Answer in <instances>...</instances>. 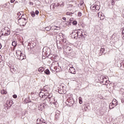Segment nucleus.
I'll list each match as a JSON object with an SVG mask.
<instances>
[{
  "label": "nucleus",
  "instance_id": "nucleus-1",
  "mask_svg": "<svg viewBox=\"0 0 124 124\" xmlns=\"http://www.w3.org/2000/svg\"><path fill=\"white\" fill-rule=\"evenodd\" d=\"M16 57L18 60H19V61H23V60H25V59H26V55L23 54L21 52V51L17 50L16 51Z\"/></svg>",
  "mask_w": 124,
  "mask_h": 124
},
{
  "label": "nucleus",
  "instance_id": "nucleus-2",
  "mask_svg": "<svg viewBox=\"0 0 124 124\" xmlns=\"http://www.w3.org/2000/svg\"><path fill=\"white\" fill-rule=\"evenodd\" d=\"M49 52L50 49L47 46H45L43 49V56L50 57L51 54L49 53Z\"/></svg>",
  "mask_w": 124,
  "mask_h": 124
},
{
  "label": "nucleus",
  "instance_id": "nucleus-3",
  "mask_svg": "<svg viewBox=\"0 0 124 124\" xmlns=\"http://www.w3.org/2000/svg\"><path fill=\"white\" fill-rule=\"evenodd\" d=\"M18 22L19 23L20 26H26V24H27V19L22 16V18L18 19Z\"/></svg>",
  "mask_w": 124,
  "mask_h": 124
},
{
  "label": "nucleus",
  "instance_id": "nucleus-4",
  "mask_svg": "<svg viewBox=\"0 0 124 124\" xmlns=\"http://www.w3.org/2000/svg\"><path fill=\"white\" fill-rule=\"evenodd\" d=\"M91 10L93 12L98 11L100 9V6L96 4L92 5L90 7Z\"/></svg>",
  "mask_w": 124,
  "mask_h": 124
},
{
  "label": "nucleus",
  "instance_id": "nucleus-5",
  "mask_svg": "<svg viewBox=\"0 0 124 124\" xmlns=\"http://www.w3.org/2000/svg\"><path fill=\"white\" fill-rule=\"evenodd\" d=\"M1 31L4 32V36H7L10 34V29L8 27H5Z\"/></svg>",
  "mask_w": 124,
  "mask_h": 124
},
{
  "label": "nucleus",
  "instance_id": "nucleus-6",
  "mask_svg": "<svg viewBox=\"0 0 124 124\" xmlns=\"http://www.w3.org/2000/svg\"><path fill=\"white\" fill-rule=\"evenodd\" d=\"M45 107H47V102H45L39 105L38 106V109L39 111H42Z\"/></svg>",
  "mask_w": 124,
  "mask_h": 124
},
{
  "label": "nucleus",
  "instance_id": "nucleus-7",
  "mask_svg": "<svg viewBox=\"0 0 124 124\" xmlns=\"http://www.w3.org/2000/svg\"><path fill=\"white\" fill-rule=\"evenodd\" d=\"M77 34L78 38H81L82 40L84 41L85 39V35H83V32L81 31H77Z\"/></svg>",
  "mask_w": 124,
  "mask_h": 124
},
{
  "label": "nucleus",
  "instance_id": "nucleus-8",
  "mask_svg": "<svg viewBox=\"0 0 124 124\" xmlns=\"http://www.w3.org/2000/svg\"><path fill=\"white\" fill-rule=\"evenodd\" d=\"M71 35L72 38H74V39H78V38H79L78 34H77V30L73 31Z\"/></svg>",
  "mask_w": 124,
  "mask_h": 124
},
{
  "label": "nucleus",
  "instance_id": "nucleus-9",
  "mask_svg": "<svg viewBox=\"0 0 124 124\" xmlns=\"http://www.w3.org/2000/svg\"><path fill=\"white\" fill-rule=\"evenodd\" d=\"M63 49L64 52L68 53V54L71 53V51H72V48H71V47L66 46L63 47Z\"/></svg>",
  "mask_w": 124,
  "mask_h": 124
},
{
  "label": "nucleus",
  "instance_id": "nucleus-10",
  "mask_svg": "<svg viewBox=\"0 0 124 124\" xmlns=\"http://www.w3.org/2000/svg\"><path fill=\"white\" fill-rule=\"evenodd\" d=\"M98 17L100 19V20H104L105 18V16H104V14L102 13V12H100L98 13Z\"/></svg>",
  "mask_w": 124,
  "mask_h": 124
},
{
  "label": "nucleus",
  "instance_id": "nucleus-11",
  "mask_svg": "<svg viewBox=\"0 0 124 124\" xmlns=\"http://www.w3.org/2000/svg\"><path fill=\"white\" fill-rule=\"evenodd\" d=\"M67 101L68 103H70V102H72L73 101V97H72V95H67Z\"/></svg>",
  "mask_w": 124,
  "mask_h": 124
},
{
  "label": "nucleus",
  "instance_id": "nucleus-12",
  "mask_svg": "<svg viewBox=\"0 0 124 124\" xmlns=\"http://www.w3.org/2000/svg\"><path fill=\"white\" fill-rule=\"evenodd\" d=\"M52 96H53V95L52 94H48L47 95L48 101H49V102H50V104L54 103V102L52 101Z\"/></svg>",
  "mask_w": 124,
  "mask_h": 124
},
{
  "label": "nucleus",
  "instance_id": "nucleus-13",
  "mask_svg": "<svg viewBox=\"0 0 124 124\" xmlns=\"http://www.w3.org/2000/svg\"><path fill=\"white\" fill-rule=\"evenodd\" d=\"M69 72L72 73V74H76V71H75V69L73 67H71L69 69Z\"/></svg>",
  "mask_w": 124,
  "mask_h": 124
},
{
  "label": "nucleus",
  "instance_id": "nucleus-14",
  "mask_svg": "<svg viewBox=\"0 0 124 124\" xmlns=\"http://www.w3.org/2000/svg\"><path fill=\"white\" fill-rule=\"evenodd\" d=\"M5 107L7 108V109H10V107H11L12 105L10 104L9 100L7 101L6 104L5 105Z\"/></svg>",
  "mask_w": 124,
  "mask_h": 124
},
{
  "label": "nucleus",
  "instance_id": "nucleus-15",
  "mask_svg": "<svg viewBox=\"0 0 124 124\" xmlns=\"http://www.w3.org/2000/svg\"><path fill=\"white\" fill-rule=\"evenodd\" d=\"M48 94H49L48 93H44V97H46V98L44 100V101L47 103L48 102Z\"/></svg>",
  "mask_w": 124,
  "mask_h": 124
},
{
  "label": "nucleus",
  "instance_id": "nucleus-16",
  "mask_svg": "<svg viewBox=\"0 0 124 124\" xmlns=\"http://www.w3.org/2000/svg\"><path fill=\"white\" fill-rule=\"evenodd\" d=\"M54 6L55 7H62V6H63V4H60L59 3H54Z\"/></svg>",
  "mask_w": 124,
  "mask_h": 124
},
{
  "label": "nucleus",
  "instance_id": "nucleus-17",
  "mask_svg": "<svg viewBox=\"0 0 124 124\" xmlns=\"http://www.w3.org/2000/svg\"><path fill=\"white\" fill-rule=\"evenodd\" d=\"M44 72L46 75H50V70H49V69H46L45 70Z\"/></svg>",
  "mask_w": 124,
  "mask_h": 124
},
{
  "label": "nucleus",
  "instance_id": "nucleus-18",
  "mask_svg": "<svg viewBox=\"0 0 124 124\" xmlns=\"http://www.w3.org/2000/svg\"><path fill=\"white\" fill-rule=\"evenodd\" d=\"M114 107H115V106H114V104L110 103L109 105V109H110V110H111V109H113V108H114Z\"/></svg>",
  "mask_w": 124,
  "mask_h": 124
},
{
  "label": "nucleus",
  "instance_id": "nucleus-19",
  "mask_svg": "<svg viewBox=\"0 0 124 124\" xmlns=\"http://www.w3.org/2000/svg\"><path fill=\"white\" fill-rule=\"evenodd\" d=\"M57 47L58 49H62V48H63V46H62V45H61L60 44H57Z\"/></svg>",
  "mask_w": 124,
  "mask_h": 124
},
{
  "label": "nucleus",
  "instance_id": "nucleus-20",
  "mask_svg": "<svg viewBox=\"0 0 124 124\" xmlns=\"http://www.w3.org/2000/svg\"><path fill=\"white\" fill-rule=\"evenodd\" d=\"M39 72H43L44 71V68L43 67H41L38 69Z\"/></svg>",
  "mask_w": 124,
  "mask_h": 124
},
{
  "label": "nucleus",
  "instance_id": "nucleus-21",
  "mask_svg": "<svg viewBox=\"0 0 124 124\" xmlns=\"http://www.w3.org/2000/svg\"><path fill=\"white\" fill-rule=\"evenodd\" d=\"M49 57H50V59L51 60H53V59H54L55 60L56 59V57H57V55L56 54H54L53 55L52 54H51V55Z\"/></svg>",
  "mask_w": 124,
  "mask_h": 124
},
{
  "label": "nucleus",
  "instance_id": "nucleus-22",
  "mask_svg": "<svg viewBox=\"0 0 124 124\" xmlns=\"http://www.w3.org/2000/svg\"><path fill=\"white\" fill-rule=\"evenodd\" d=\"M43 120H42V119H40L39 118H38L37 120H36V123L37 124H41V123L43 122Z\"/></svg>",
  "mask_w": 124,
  "mask_h": 124
},
{
  "label": "nucleus",
  "instance_id": "nucleus-23",
  "mask_svg": "<svg viewBox=\"0 0 124 124\" xmlns=\"http://www.w3.org/2000/svg\"><path fill=\"white\" fill-rule=\"evenodd\" d=\"M51 29H52V27L51 26H47L45 28L46 31H49L51 30Z\"/></svg>",
  "mask_w": 124,
  "mask_h": 124
},
{
  "label": "nucleus",
  "instance_id": "nucleus-24",
  "mask_svg": "<svg viewBox=\"0 0 124 124\" xmlns=\"http://www.w3.org/2000/svg\"><path fill=\"white\" fill-rule=\"evenodd\" d=\"M59 118H60V115H58V114H55V121H58Z\"/></svg>",
  "mask_w": 124,
  "mask_h": 124
},
{
  "label": "nucleus",
  "instance_id": "nucleus-25",
  "mask_svg": "<svg viewBox=\"0 0 124 124\" xmlns=\"http://www.w3.org/2000/svg\"><path fill=\"white\" fill-rule=\"evenodd\" d=\"M12 45L14 47H16V46H17V43L15 41H14L12 42Z\"/></svg>",
  "mask_w": 124,
  "mask_h": 124
},
{
  "label": "nucleus",
  "instance_id": "nucleus-26",
  "mask_svg": "<svg viewBox=\"0 0 124 124\" xmlns=\"http://www.w3.org/2000/svg\"><path fill=\"white\" fill-rule=\"evenodd\" d=\"M1 93L2 94H6V93H7V92L5 91V90H3L1 91Z\"/></svg>",
  "mask_w": 124,
  "mask_h": 124
},
{
  "label": "nucleus",
  "instance_id": "nucleus-27",
  "mask_svg": "<svg viewBox=\"0 0 124 124\" xmlns=\"http://www.w3.org/2000/svg\"><path fill=\"white\" fill-rule=\"evenodd\" d=\"M104 51H105V49H104L103 46H102L100 49V51L102 52V54H103V53H104Z\"/></svg>",
  "mask_w": 124,
  "mask_h": 124
},
{
  "label": "nucleus",
  "instance_id": "nucleus-28",
  "mask_svg": "<svg viewBox=\"0 0 124 124\" xmlns=\"http://www.w3.org/2000/svg\"><path fill=\"white\" fill-rule=\"evenodd\" d=\"M44 93H43L42 92L40 93L39 95H40V97H44Z\"/></svg>",
  "mask_w": 124,
  "mask_h": 124
},
{
  "label": "nucleus",
  "instance_id": "nucleus-29",
  "mask_svg": "<svg viewBox=\"0 0 124 124\" xmlns=\"http://www.w3.org/2000/svg\"><path fill=\"white\" fill-rule=\"evenodd\" d=\"M28 100H29V101H28ZM25 102H26V103H29L31 102V101L29 100V98H28V99H26L25 100Z\"/></svg>",
  "mask_w": 124,
  "mask_h": 124
},
{
  "label": "nucleus",
  "instance_id": "nucleus-30",
  "mask_svg": "<svg viewBox=\"0 0 124 124\" xmlns=\"http://www.w3.org/2000/svg\"><path fill=\"white\" fill-rule=\"evenodd\" d=\"M54 70H55V71H56V72H59V71H60V69L58 68L57 66L54 67Z\"/></svg>",
  "mask_w": 124,
  "mask_h": 124
},
{
  "label": "nucleus",
  "instance_id": "nucleus-31",
  "mask_svg": "<svg viewBox=\"0 0 124 124\" xmlns=\"http://www.w3.org/2000/svg\"><path fill=\"white\" fill-rule=\"evenodd\" d=\"M47 89V86H44V89L42 91V92H47L48 89Z\"/></svg>",
  "mask_w": 124,
  "mask_h": 124
},
{
  "label": "nucleus",
  "instance_id": "nucleus-32",
  "mask_svg": "<svg viewBox=\"0 0 124 124\" xmlns=\"http://www.w3.org/2000/svg\"><path fill=\"white\" fill-rule=\"evenodd\" d=\"M78 99H79V104H82V103H83V101H82V97H79Z\"/></svg>",
  "mask_w": 124,
  "mask_h": 124
},
{
  "label": "nucleus",
  "instance_id": "nucleus-33",
  "mask_svg": "<svg viewBox=\"0 0 124 124\" xmlns=\"http://www.w3.org/2000/svg\"><path fill=\"white\" fill-rule=\"evenodd\" d=\"M31 14L32 17H34V16H35V13H34L33 11L31 12Z\"/></svg>",
  "mask_w": 124,
  "mask_h": 124
},
{
  "label": "nucleus",
  "instance_id": "nucleus-34",
  "mask_svg": "<svg viewBox=\"0 0 124 124\" xmlns=\"http://www.w3.org/2000/svg\"><path fill=\"white\" fill-rule=\"evenodd\" d=\"M10 68L11 71L13 70V71H15V68H14V66H11V67H10Z\"/></svg>",
  "mask_w": 124,
  "mask_h": 124
},
{
  "label": "nucleus",
  "instance_id": "nucleus-35",
  "mask_svg": "<svg viewBox=\"0 0 124 124\" xmlns=\"http://www.w3.org/2000/svg\"><path fill=\"white\" fill-rule=\"evenodd\" d=\"M56 115H58L59 116H60V115H61V111L59 110H56Z\"/></svg>",
  "mask_w": 124,
  "mask_h": 124
},
{
  "label": "nucleus",
  "instance_id": "nucleus-36",
  "mask_svg": "<svg viewBox=\"0 0 124 124\" xmlns=\"http://www.w3.org/2000/svg\"><path fill=\"white\" fill-rule=\"evenodd\" d=\"M72 24L74 26H76V25H77V21H76V20H75V21H73Z\"/></svg>",
  "mask_w": 124,
  "mask_h": 124
},
{
  "label": "nucleus",
  "instance_id": "nucleus-37",
  "mask_svg": "<svg viewBox=\"0 0 124 124\" xmlns=\"http://www.w3.org/2000/svg\"><path fill=\"white\" fill-rule=\"evenodd\" d=\"M117 101V100L116 99H114L112 101V103L111 104H114L115 103H116V102Z\"/></svg>",
  "mask_w": 124,
  "mask_h": 124
},
{
  "label": "nucleus",
  "instance_id": "nucleus-38",
  "mask_svg": "<svg viewBox=\"0 0 124 124\" xmlns=\"http://www.w3.org/2000/svg\"><path fill=\"white\" fill-rule=\"evenodd\" d=\"M22 14H23L22 12H20L17 13V16H18V17H19V16H20L21 15H22Z\"/></svg>",
  "mask_w": 124,
  "mask_h": 124
},
{
  "label": "nucleus",
  "instance_id": "nucleus-39",
  "mask_svg": "<svg viewBox=\"0 0 124 124\" xmlns=\"http://www.w3.org/2000/svg\"><path fill=\"white\" fill-rule=\"evenodd\" d=\"M73 14V13L67 12L66 15H69V16H71Z\"/></svg>",
  "mask_w": 124,
  "mask_h": 124
},
{
  "label": "nucleus",
  "instance_id": "nucleus-40",
  "mask_svg": "<svg viewBox=\"0 0 124 124\" xmlns=\"http://www.w3.org/2000/svg\"><path fill=\"white\" fill-rule=\"evenodd\" d=\"M55 5H54V4H52L51 5H50V8H52L53 9H54V8H55Z\"/></svg>",
  "mask_w": 124,
  "mask_h": 124
},
{
  "label": "nucleus",
  "instance_id": "nucleus-41",
  "mask_svg": "<svg viewBox=\"0 0 124 124\" xmlns=\"http://www.w3.org/2000/svg\"><path fill=\"white\" fill-rule=\"evenodd\" d=\"M120 64L122 66H124V60H122V62L120 63Z\"/></svg>",
  "mask_w": 124,
  "mask_h": 124
},
{
  "label": "nucleus",
  "instance_id": "nucleus-42",
  "mask_svg": "<svg viewBox=\"0 0 124 124\" xmlns=\"http://www.w3.org/2000/svg\"><path fill=\"white\" fill-rule=\"evenodd\" d=\"M83 3H84V2L79 3L78 5L79 7H80V6H82V5H83Z\"/></svg>",
  "mask_w": 124,
  "mask_h": 124
},
{
  "label": "nucleus",
  "instance_id": "nucleus-43",
  "mask_svg": "<svg viewBox=\"0 0 124 124\" xmlns=\"http://www.w3.org/2000/svg\"><path fill=\"white\" fill-rule=\"evenodd\" d=\"M55 28H54L55 30H56V31H59V30H60V27H57V26H55Z\"/></svg>",
  "mask_w": 124,
  "mask_h": 124
},
{
  "label": "nucleus",
  "instance_id": "nucleus-44",
  "mask_svg": "<svg viewBox=\"0 0 124 124\" xmlns=\"http://www.w3.org/2000/svg\"><path fill=\"white\" fill-rule=\"evenodd\" d=\"M78 17H81V16H82V13H81V12H78Z\"/></svg>",
  "mask_w": 124,
  "mask_h": 124
},
{
  "label": "nucleus",
  "instance_id": "nucleus-45",
  "mask_svg": "<svg viewBox=\"0 0 124 124\" xmlns=\"http://www.w3.org/2000/svg\"><path fill=\"white\" fill-rule=\"evenodd\" d=\"M35 14H36V15H38V14H39V11H38V10H36Z\"/></svg>",
  "mask_w": 124,
  "mask_h": 124
},
{
  "label": "nucleus",
  "instance_id": "nucleus-46",
  "mask_svg": "<svg viewBox=\"0 0 124 124\" xmlns=\"http://www.w3.org/2000/svg\"><path fill=\"white\" fill-rule=\"evenodd\" d=\"M58 93H60L61 94H62V90L61 89H58Z\"/></svg>",
  "mask_w": 124,
  "mask_h": 124
},
{
  "label": "nucleus",
  "instance_id": "nucleus-47",
  "mask_svg": "<svg viewBox=\"0 0 124 124\" xmlns=\"http://www.w3.org/2000/svg\"><path fill=\"white\" fill-rule=\"evenodd\" d=\"M102 83H103L104 82H105L106 83H107V80H106L105 79L102 78V81H101Z\"/></svg>",
  "mask_w": 124,
  "mask_h": 124
},
{
  "label": "nucleus",
  "instance_id": "nucleus-48",
  "mask_svg": "<svg viewBox=\"0 0 124 124\" xmlns=\"http://www.w3.org/2000/svg\"><path fill=\"white\" fill-rule=\"evenodd\" d=\"M9 101L10 102V103L11 104V105L12 106L13 104H14V102H13V101L12 100H9Z\"/></svg>",
  "mask_w": 124,
  "mask_h": 124
},
{
  "label": "nucleus",
  "instance_id": "nucleus-49",
  "mask_svg": "<svg viewBox=\"0 0 124 124\" xmlns=\"http://www.w3.org/2000/svg\"><path fill=\"white\" fill-rule=\"evenodd\" d=\"M41 124H47V123H46V122H45V121L43 120V121H42V123H41Z\"/></svg>",
  "mask_w": 124,
  "mask_h": 124
},
{
  "label": "nucleus",
  "instance_id": "nucleus-50",
  "mask_svg": "<svg viewBox=\"0 0 124 124\" xmlns=\"http://www.w3.org/2000/svg\"><path fill=\"white\" fill-rule=\"evenodd\" d=\"M114 106H117L118 105V101H116L115 103L113 104Z\"/></svg>",
  "mask_w": 124,
  "mask_h": 124
},
{
  "label": "nucleus",
  "instance_id": "nucleus-51",
  "mask_svg": "<svg viewBox=\"0 0 124 124\" xmlns=\"http://www.w3.org/2000/svg\"><path fill=\"white\" fill-rule=\"evenodd\" d=\"M117 36L116 33H113V34L112 35V37H116Z\"/></svg>",
  "mask_w": 124,
  "mask_h": 124
},
{
  "label": "nucleus",
  "instance_id": "nucleus-52",
  "mask_svg": "<svg viewBox=\"0 0 124 124\" xmlns=\"http://www.w3.org/2000/svg\"><path fill=\"white\" fill-rule=\"evenodd\" d=\"M7 6V4L5 3L4 5H2V7L6 8Z\"/></svg>",
  "mask_w": 124,
  "mask_h": 124
},
{
  "label": "nucleus",
  "instance_id": "nucleus-53",
  "mask_svg": "<svg viewBox=\"0 0 124 124\" xmlns=\"http://www.w3.org/2000/svg\"><path fill=\"white\" fill-rule=\"evenodd\" d=\"M13 97L14 98H17V95H16V94H14V95H13Z\"/></svg>",
  "mask_w": 124,
  "mask_h": 124
},
{
  "label": "nucleus",
  "instance_id": "nucleus-54",
  "mask_svg": "<svg viewBox=\"0 0 124 124\" xmlns=\"http://www.w3.org/2000/svg\"><path fill=\"white\" fill-rule=\"evenodd\" d=\"M111 4L112 5H114V4H115V2L114 1V0H111Z\"/></svg>",
  "mask_w": 124,
  "mask_h": 124
},
{
  "label": "nucleus",
  "instance_id": "nucleus-55",
  "mask_svg": "<svg viewBox=\"0 0 124 124\" xmlns=\"http://www.w3.org/2000/svg\"><path fill=\"white\" fill-rule=\"evenodd\" d=\"M15 1V0H11L10 2H11V3H13V2H14Z\"/></svg>",
  "mask_w": 124,
  "mask_h": 124
},
{
  "label": "nucleus",
  "instance_id": "nucleus-56",
  "mask_svg": "<svg viewBox=\"0 0 124 124\" xmlns=\"http://www.w3.org/2000/svg\"><path fill=\"white\" fill-rule=\"evenodd\" d=\"M62 19V20H64V21L66 20V18H65V17H63Z\"/></svg>",
  "mask_w": 124,
  "mask_h": 124
},
{
  "label": "nucleus",
  "instance_id": "nucleus-57",
  "mask_svg": "<svg viewBox=\"0 0 124 124\" xmlns=\"http://www.w3.org/2000/svg\"><path fill=\"white\" fill-rule=\"evenodd\" d=\"M102 79H105V80H107V78H106V77H102Z\"/></svg>",
  "mask_w": 124,
  "mask_h": 124
},
{
  "label": "nucleus",
  "instance_id": "nucleus-58",
  "mask_svg": "<svg viewBox=\"0 0 124 124\" xmlns=\"http://www.w3.org/2000/svg\"><path fill=\"white\" fill-rule=\"evenodd\" d=\"M68 7H72V4L68 5Z\"/></svg>",
  "mask_w": 124,
  "mask_h": 124
},
{
  "label": "nucleus",
  "instance_id": "nucleus-59",
  "mask_svg": "<svg viewBox=\"0 0 124 124\" xmlns=\"http://www.w3.org/2000/svg\"><path fill=\"white\" fill-rule=\"evenodd\" d=\"M1 32H2V33L1 34V36H2V35H4V32H2L1 31Z\"/></svg>",
  "mask_w": 124,
  "mask_h": 124
},
{
  "label": "nucleus",
  "instance_id": "nucleus-60",
  "mask_svg": "<svg viewBox=\"0 0 124 124\" xmlns=\"http://www.w3.org/2000/svg\"><path fill=\"white\" fill-rule=\"evenodd\" d=\"M24 17H25V15H22L20 18H22V17L24 18Z\"/></svg>",
  "mask_w": 124,
  "mask_h": 124
},
{
  "label": "nucleus",
  "instance_id": "nucleus-61",
  "mask_svg": "<svg viewBox=\"0 0 124 124\" xmlns=\"http://www.w3.org/2000/svg\"><path fill=\"white\" fill-rule=\"evenodd\" d=\"M122 34L124 35V28L123 29V30L122 31Z\"/></svg>",
  "mask_w": 124,
  "mask_h": 124
},
{
  "label": "nucleus",
  "instance_id": "nucleus-62",
  "mask_svg": "<svg viewBox=\"0 0 124 124\" xmlns=\"http://www.w3.org/2000/svg\"><path fill=\"white\" fill-rule=\"evenodd\" d=\"M30 4L31 5H33V3H32V2H30Z\"/></svg>",
  "mask_w": 124,
  "mask_h": 124
},
{
  "label": "nucleus",
  "instance_id": "nucleus-63",
  "mask_svg": "<svg viewBox=\"0 0 124 124\" xmlns=\"http://www.w3.org/2000/svg\"><path fill=\"white\" fill-rule=\"evenodd\" d=\"M121 102H122V103H124V100H122Z\"/></svg>",
  "mask_w": 124,
  "mask_h": 124
},
{
  "label": "nucleus",
  "instance_id": "nucleus-64",
  "mask_svg": "<svg viewBox=\"0 0 124 124\" xmlns=\"http://www.w3.org/2000/svg\"><path fill=\"white\" fill-rule=\"evenodd\" d=\"M31 43H28V46H30L31 45Z\"/></svg>",
  "mask_w": 124,
  "mask_h": 124
}]
</instances>
